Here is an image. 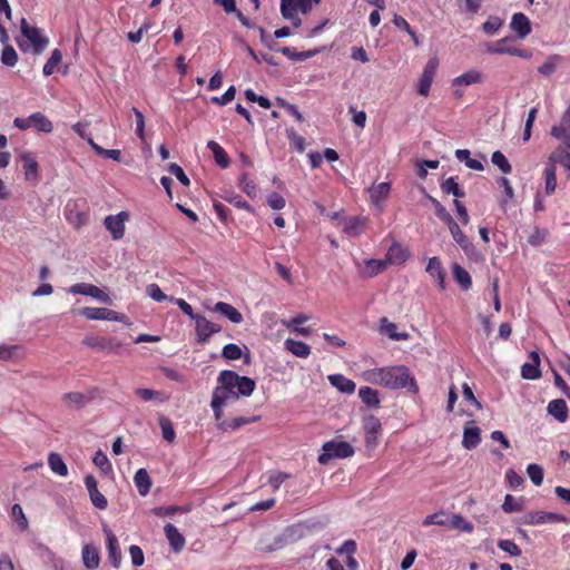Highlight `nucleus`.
Returning <instances> with one entry per match:
<instances>
[{
    "label": "nucleus",
    "mask_w": 570,
    "mask_h": 570,
    "mask_svg": "<svg viewBox=\"0 0 570 570\" xmlns=\"http://www.w3.org/2000/svg\"><path fill=\"white\" fill-rule=\"evenodd\" d=\"M363 380L371 384L399 390L407 389L412 393L419 391L416 381L404 365L375 367L366 370L362 374Z\"/></svg>",
    "instance_id": "obj_1"
},
{
    "label": "nucleus",
    "mask_w": 570,
    "mask_h": 570,
    "mask_svg": "<svg viewBox=\"0 0 570 570\" xmlns=\"http://www.w3.org/2000/svg\"><path fill=\"white\" fill-rule=\"evenodd\" d=\"M320 2L321 0H281V14L298 28L302 24L298 13L307 14L312 11L314 4Z\"/></svg>",
    "instance_id": "obj_2"
},
{
    "label": "nucleus",
    "mask_w": 570,
    "mask_h": 570,
    "mask_svg": "<svg viewBox=\"0 0 570 570\" xmlns=\"http://www.w3.org/2000/svg\"><path fill=\"white\" fill-rule=\"evenodd\" d=\"M21 35L28 42L27 45L22 40H18L19 47L23 50H32L35 53H41L48 46V39L42 36L40 29L29 26L24 18L20 21Z\"/></svg>",
    "instance_id": "obj_3"
},
{
    "label": "nucleus",
    "mask_w": 570,
    "mask_h": 570,
    "mask_svg": "<svg viewBox=\"0 0 570 570\" xmlns=\"http://www.w3.org/2000/svg\"><path fill=\"white\" fill-rule=\"evenodd\" d=\"M217 381H224L228 386H232L233 390L237 389L236 394L237 397L242 396H250L255 390L256 383L253 379L248 376H240L234 371L224 370L219 373Z\"/></svg>",
    "instance_id": "obj_4"
},
{
    "label": "nucleus",
    "mask_w": 570,
    "mask_h": 570,
    "mask_svg": "<svg viewBox=\"0 0 570 570\" xmlns=\"http://www.w3.org/2000/svg\"><path fill=\"white\" fill-rule=\"evenodd\" d=\"M323 453L318 456L321 464H327L333 459H345L354 454V448L346 441H328L323 444Z\"/></svg>",
    "instance_id": "obj_5"
},
{
    "label": "nucleus",
    "mask_w": 570,
    "mask_h": 570,
    "mask_svg": "<svg viewBox=\"0 0 570 570\" xmlns=\"http://www.w3.org/2000/svg\"><path fill=\"white\" fill-rule=\"evenodd\" d=\"M82 344L92 350L109 354H121L125 351V345L114 337L89 335L82 340Z\"/></svg>",
    "instance_id": "obj_6"
},
{
    "label": "nucleus",
    "mask_w": 570,
    "mask_h": 570,
    "mask_svg": "<svg viewBox=\"0 0 570 570\" xmlns=\"http://www.w3.org/2000/svg\"><path fill=\"white\" fill-rule=\"evenodd\" d=\"M193 321L195 322V334L198 343H207L210 336L222 331L219 324L209 321L202 314H198Z\"/></svg>",
    "instance_id": "obj_7"
},
{
    "label": "nucleus",
    "mask_w": 570,
    "mask_h": 570,
    "mask_svg": "<svg viewBox=\"0 0 570 570\" xmlns=\"http://www.w3.org/2000/svg\"><path fill=\"white\" fill-rule=\"evenodd\" d=\"M79 313L87 320L126 323V316L106 307H83Z\"/></svg>",
    "instance_id": "obj_8"
},
{
    "label": "nucleus",
    "mask_w": 570,
    "mask_h": 570,
    "mask_svg": "<svg viewBox=\"0 0 570 570\" xmlns=\"http://www.w3.org/2000/svg\"><path fill=\"white\" fill-rule=\"evenodd\" d=\"M562 521H564V517L561 514L546 511H530L524 513L520 519V523L524 525H540Z\"/></svg>",
    "instance_id": "obj_9"
},
{
    "label": "nucleus",
    "mask_w": 570,
    "mask_h": 570,
    "mask_svg": "<svg viewBox=\"0 0 570 570\" xmlns=\"http://www.w3.org/2000/svg\"><path fill=\"white\" fill-rule=\"evenodd\" d=\"M439 67V59L436 57H432L429 59L426 65L424 66L423 72L420 77L417 91L421 96L428 97L430 94V88L433 82L434 76L436 73V69Z\"/></svg>",
    "instance_id": "obj_10"
},
{
    "label": "nucleus",
    "mask_w": 570,
    "mask_h": 570,
    "mask_svg": "<svg viewBox=\"0 0 570 570\" xmlns=\"http://www.w3.org/2000/svg\"><path fill=\"white\" fill-rule=\"evenodd\" d=\"M68 292L71 294L87 295L105 304L111 303L110 296L107 293H105L101 288L92 284L77 283L70 286Z\"/></svg>",
    "instance_id": "obj_11"
},
{
    "label": "nucleus",
    "mask_w": 570,
    "mask_h": 570,
    "mask_svg": "<svg viewBox=\"0 0 570 570\" xmlns=\"http://www.w3.org/2000/svg\"><path fill=\"white\" fill-rule=\"evenodd\" d=\"M509 41H510V38H503V39L498 40L494 43H487L485 50L489 53H495V55L507 53L510 56L521 57L524 59H529L531 57V53L529 51L508 46L507 43Z\"/></svg>",
    "instance_id": "obj_12"
},
{
    "label": "nucleus",
    "mask_w": 570,
    "mask_h": 570,
    "mask_svg": "<svg viewBox=\"0 0 570 570\" xmlns=\"http://www.w3.org/2000/svg\"><path fill=\"white\" fill-rule=\"evenodd\" d=\"M104 533L107 541L108 560L116 569H118L120 568L122 560L118 539L108 527H104Z\"/></svg>",
    "instance_id": "obj_13"
},
{
    "label": "nucleus",
    "mask_w": 570,
    "mask_h": 570,
    "mask_svg": "<svg viewBox=\"0 0 570 570\" xmlns=\"http://www.w3.org/2000/svg\"><path fill=\"white\" fill-rule=\"evenodd\" d=\"M367 224V218L362 216H350L344 217L340 220V225L343 232L348 237H357L360 236Z\"/></svg>",
    "instance_id": "obj_14"
},
{
    "label": "nucleus",
    "mask_w": 570,
    "mask_h": 570,
    "mask_svg": "<svg viewBox=\"0 0 570 570\" xmlns=\"http://www.w3.org/2000/svg\"><path fill=\"white\" fill-rule=\"evenodd\" d=\"M128 218L127 213L120 212L117 215H109L105 218V227L109 230L112 238L118 240L125 234V220Z\"/></svg>",
    "instance_id": "obj_15"
},
{
    "label": "nucleus",
    "mask_w": 570,
    "mask_h": 570,
    "mask_svg": "<svg viewBox=\"0 0 570 570\" xmlns=\"http://www.w3.org/2000/svg\"><path fill=\"white\" fill-rule=\"evenodd\" d=\"M94 392L95 390H91L88 393L68 392L62 395V402L67 407L82 409L87 403H89L94 399Z\"/></svg>",
    "instance_id": "obj_16"
},
{
    "label": "nucleus",
    "mask_w": 570,
    "mask_h": 570,
    "mask_svg": "<svg viewBox=\"0 0 570 570\" xmlns=\"http://www.w3.org/2000/svg\"><path fill=\"white\" fill-rule=\"evenodd\" d=\"M410 256L407 248L403 247L399 243H393L384 258L386 261V265H401L403 264Z\"/></svg>",
    "instance_id": "obj_17"
},
{
    "label": "nucleus",
    "mask_w": 570,
    "mask_h": 570,
    "mask_svg": "<svg viewBox=\"0 0 570 570\" xmlns=\"http://www.w3.org/2000/svg\"><path fill=\"white\" fill-rule=\"evenodd\" d=\"M164 532H165L166 539L169 542L171 550L174 552H180L186 544V540H185L184 535L171 523H167L164 527Z\"/></svg>",
    "instance_id": "obj_18"
},
{
    "label": "nucleus",
    "mask_w": 570,
    "mask_h": 570,
    "mask_svg": "<svg viewBox=\"0 0 570 570\" xmlns=\"http://www.w3.org/2000/svg\"><path fill=\"white\" fill-rule=\"evenodd\" d=\"M365 442L367 446H375L377 435L381 431V422L374 415H371L364 421Z\"/></svg>",
    "instance_id": "obj_19"
},
{
    "label": "nucleus",
    "mask_w": 570,
    "mask_h": 570,
    "mask_svg": "<svg viewBox=\"0 0 570 570\" xmlns=\"http://www.w3.org/2000/svg\"><path fill=\"white\" fill-rule=\"evenodd\" d=\"M473 423V421L469 422L471 425H466L463 430L462 445L466 450L476 448L481 442V430Z\"/></svg>",
    "instance_id": "obj_20"
},
{
    "label": "nucleus",
    "mask_w": 570,
    "mask_h": 570,
    "mask_svg": "<svg viewBox=\"0 0 570 570\" xmlns=\"http://www.w3.org/2000/svg\"><path fill=\"white\" fill-rule=\"evenodd\" d=\"M547 164L552 165L554 168H557V164H560L564 167L567 177L570 178V153L563 147L556 148L548 157Z\"/></svg>",
    "instance_id": "obj_21"
},
{
    "label": "nucleus",
    "mask_w": 570,
    "mask_h": 570,
    "mask_svg": "<svg viewBox=\"0 0 570 570\" xmlns=\"http://www.w3.org/2000/svg\"><path fill=\"white\" fill-rule=\"evenodd\" d=\"M212 311L222 314L234 324H239L244 320L242 313L236 307L225 302H217L212 307Z\"/></svg>",
    "instance_id": "obj_22"
},
{
    "label": "nucleus",
    "mask_w": 570,
    "mask_h": 570,
    "mask_svg": "<svg viewBox=\"0 0 570 570\" xmlns=\"http://www.w3.org/2000/svg\"><path fill=\"white\" fill-rule=\"evenodd\" d=\"M20 160L22 163V168L24 173V177L29 181H37L38 179V161L32 156V154L28 151H23L20 155Z\"/></svg>",
    "instance_id": "obj_23"
},
{
    "label": "nucleus",
    "mask_w": 570,
    "mask_h": 570,
    "mask_svg": "<svg viewBox=\"0 0 570 570\" xmlns=\"http://www.w3.org/2000/svg\"><path fill=\"white\" fill-rule=\"evenodd\" d=\"M510 27L521 39L525 38L531 32L530 20L522 12H517L512 16Z\"/></svg>",
    "instance_id": "obj_24"
},
{
    "label": "nucleus",
    "mask_w": 570,
    "mask_h": 570,
    "mask_svg": "<svg viewBox=\"0 0 570 570\" xmlns=\"http://www.w3.org/2000/svg\"><path fill=\"white\" fill-rule=\"evenodd\" d=\"M531 362H527L521 367V376L525 380H537L541 376L540 357L537 352H531Z\"/></svg>",
    "instance_id": "obj_25"
},
{
    "label": "nucleus",
    "mask_w": 570,
    "mask_h": 570,
    "mask_svg": "<svg viewBox=\"0 0 570 570\" xmlns=\"http://www.w3.org/2000/svg\"><path fill=\"white\" fill-rule=\"evenodd\" d=\"M390 190H391L390 183L384 181V183L373 185L368 189L370 198H371L372 203L375 204L376 206L381 207L382 203L387 198Z\"/></svg>",
    "instance_id": "obj_26"
},
{
    "label": "nucleus",
    "mask_w": 570,
    "mask_h": 570,
    "mask_svg": "<svg viewBox=\"0 0 570 570\" xmlns=\"http://www.w3.org/2000/svg\"><path fill=\"white\" fill-rule=\"evenodd\" d=\"M380 331L393 341H406L410 337L406 332H399L396 324L390 322L386 317L381 320Z\"/></svg>",
    "instance_id": "obj_27"
},
{
    "label": "nucleus",
    "mask_w": 570,
    "mask_h": 570,
    "mask_svg": "<svg viewBox=\"0 0 570 570\" xmlns=\"http://www.w3.org/2000/svg\"><path fill=\"white\" fill-rule=\"evenodd\" d=\"M482 81H483L482 73L475 69H471V70L455 77L452 81V85L455 87L471 86V85H475V83H481Z\"/></svg>",
    "instance_id": "obj_28"
},
{
    "label": "nucleus",
    "mask_w": 570,
    "mask_h": 570,
    "mask_svg": "<svg viewBox=\"0 0 570 570\" xmlns=\"http://www.w3.org/2000/svg\"><path fill=\"white\" fill-rule=\"evenodd\" d=\"M548 413L556 417L559 422H564L568 419V406L564 400H552L548 404Z\"/></svg>",
    "instance_id": "obj_29"
},
{
    "label": "nucleus",
    "mask_w": 570,
    "mask_h": 570,
    "mask_svg": "<svg viewBox=\"0 0 570 570\" xmlns=\"http://www.w3.org/2000/svg\"><path fill=\"white\" fill-rule=\"evenodd\" d=\"M31 128L40 132L50 134L53 130V125L49 118L42 112H33L30 115Z\"/></svg>",
    "instance_id": "obj_30"
},
{
    "label": "nucleus",
    "mask_w": 570,
    "mask_h": 570,
    "mask_svg": "<svg viewBox=\"0 0 570 570\" xmlns=\"http://www.w3.org/2000/svg\"><path fill=\"white\" fill-rule=\"evenodd\" d=\"M217 382L219 385L214 390L212 400H217L220 404L225 405L229 399H237L236 391L232 386H228L224 381Z\"/></svg>",
    "instance_id": "obj_31"
},
{
    "label": "nucleus",
    "mask_w": 570,
    "mask_h": 570,
    "mask_svg": "<svg viewBox=\"0 0 570 570\" xmlns=\"http://www.w3.org/2000/svg\"><path fill=\"white\" fill-rule=\"evenodd\" d=\"M426 272L438 282L441 289L445 288L444 273L441 266V262L438 257H432L429 259Z\"/></svg>",
    "instance_id": "obj_32"
},
{
    "label": "nucleus",
    "mask_w": 570,
    "mask_h": 570,
    "mask_svg": "<svg viewBox=\"0 0 570 570\" xmlns=\"http://www.w3.org/2000/svg\"><path fill=\"white\" fill-rule=\"evenodd\" d=\"M135 485L140 495L145 497L151 488V479L146 469H139L134 476Z\"/></svg>",
    "instance_id": "obj_33"
},
{
    "label": "nucleus",
    "mask_w": 570,
    "mask_h": 570,
    "mask_svg": "<svg viewBox=\"0 0 570 570\" xmlns=\"http://www.w3.org/2000/svg\"><path fill=\"white\" fill-rule=\"evenodd\" d=\"M81 554H82V562L86 568H88L90 570L98 568L100 558H99V552L96 547H94L92 544H86L82 548Z\"/></svg>",
    "instance_id": "obj_34"
},
{
    "label": "nucleus",
    "mask_w": 570,
    "mask_h": 570,
    "mask_svg": "<svg viewBox=\"0 0 570 570\" xmlns=\"http://www.w3.org/2000/svg\"><path fill=\"white\" fill-rule=\"evenodd\" d=\"M328 381L333 386H335L338 391L343 393L351 394L355 391L356 387L355 383L352 380L345 377L342 374L330 375Z\"/></svg>",
    "instance_id": "obj_35"
},
{
    "label": "nucleus",
    "mask_w": 570,
    "mask_h": 570,
    "mask_svg": "<svg viewBox=\"0 0 570 570\" xmlns=\"http://www.w3.org/2000/svg\"><path fill=\"white\" fill-rule=\"evenodd\" d=\"M284 345L286 350H288L292 354H294L297 357L306 358L311 354V347L302 341L287 338Z\"/></svg>",
    "instance_id": "obj_36"
},
{
    "label": "nucleus",
    "mask_w": 570,
    "mask_h": 570,
    "mask_svg": "<svg viewBox=\"0 0 570 570\" xmlns=\"http://www.w3.org/2000/svg\"><path fill=\"white\" fill-rule=\"evenodd\" d=\"M207 148L213 153L215 161L222 168H227L229 166V158L224 148L216 142L215 140H209L207 142Z\"/></svg>",
    "instance_id": "obj_37"
},
{
    "label": "nucleus",
    "mask_w": 570,
    "mask_h": 570,
    "mask_svg": "<svg viewBox=\"0 0 570 570\" xmlns=\"http://www.w3.org/2000/svg\"><path fill=\"white\" fill-rule=\"evenodd\" d=\"M135 394L146 402L157 401L164 403L169 400V396L165 395L163 392L145 387L136 389Z\"/></svg>",
    "instance_id": "obj_38"
},
{
    "label": "nucleus",
    "mask_w": 570,
    "mask_h": 570,
    "mask_svg": "<svg viewBox=\"0 0 570 570\" xmlns=\"http://www.w3.org/2000/svg\"><path fill=\"white\" fill-rule=\"evenodd\" d=\"M258 420V416L254 417H235L233 420H225L218 423V429L223 431H235L242 428L243 425L249 424Z\"/></svg>",
    "instance_id": "obj_39"
},
{
    "label": "nucleus",
    "mask_w": 570,
    "mask_h": 570,
    "mask_svg": "<svg viewBox=\"0 0 570 570\" xmlns=\"http://www.w3.org/2000/svg\"><path fill=\"white\" fill-rule=\"evenodd\" d=\"M386 261L384 259H366L364 262V268L362 271V274L366 277H373L386 268Z\"/></svg>",
    "instance_id": "obj_40"
},
{
    "label": "nucleus",
    "mask_w": 570,
    "mask_h": 570,
    "mask_svg": "<svg viewBox=\"0 0 570 570\" xmlns=\"http://www.w3.org/2000/svg\"><path fill=\"white\" fill-rule=\"evenodd\" d=\"M544 191L547 195H552L557 188V168L547 164L543 170Z\"/></svg>",
    "instance_id": "obj_41"
},
{
    "label": "nucleus",
    "mask_w": 570,
    "mask_h": 570,
    "mask_svg": "<svg viewBox=\"0 0 570 570\" xmlns=\"http://www.w3.org/2000/svg\"><path fill=\"white\" fill-rule=\"evenodd\" d=\"M452 273H453V277H454L455 282L464 291H468L471 287V285H472L471 276L465 268H463L459 264H454L452 267Z\"/></svg>",
    "instance_id": "obj_42"
},
{
    "label": "nucleus",
    "mask_w": 570,
    "mask_h": 570,
    "mask_svg": "<svg viewBox=\"0 0 570 570\" xmlns=\"http://www.w3.org/2000/svg\"><path fill=\"white\" fill-rule=\"evenodd\" d=\"M450 229V233L453 237V239L462 247L468 248L470 246L469 238L463 234V232L460 229L458 223L452 218L448 223H445Z\"/></svg>",
    "instance_id": "obj_43"
},
{
    "label": "nucleus",
    "mask_w": 570,
    "mask_h": 570,
    "mask_svg": "<svg viewBox=\"0 0 570 570\" xmlns=\"http://www.w3.org/2000/svg\"><path fill=\"white\" fill-rule=\"evenodd\" d=\"M458 160L463 161L465 166L473 170H483V165L480 160L471 158L468 149H458L455 151Z\"/></svg>",
    "instance_id": "obj_44"
},
{
    "label": "nucleus",
    "mask_w": 570,
    "mask_h": 570,
    "mask_svg": "<svg viewBox=\"0 0 570 570\" xmlns=\"http://www.w3.org/2000/svg\"><path fill=\"white\" fill-rule=\"evenodd\" d=\"M22 356V346L0 344V360L10 361Z\"/></svg>",
    "instance_id": "obj_45"
},
{
    "label": "nucleus",
    "mask_w": 570,
    "mask_h": 570,
    "mask_svg": "<svg viewBox=\"0 0 570 570\" xmlns=\"http://www.w3.org/2000/svg\"><path fill=\"white\" fill-rule=\"evenodd\" d=\"M88 144L96 151L97 155L119 161L121 158V151L119 149H105L94 141L92 138H88Z\"/></svg>",
    "instance_id": "obj_46"
},
{
    "label": "nucleus",
    "mask_w": 570,
    "mask_h": 570,
    "mask_svg": "<svg viewBox=\"0 0 570 570\" xmlns=\"http://www.w3.org/2000/svg\"><path fill=\"white\" fill-rule=\"evenodd\" d=\"M48 464L56 474L60 476H66L68 474V468L59 454L51 453L48 458Z\"/></svg>",
    "instance_id": "obj_47"
},
{
    "label": "nucleus",
    "mask_w": 570,
    "mask_h": 570,
    "mask_svg": "<svg viewBox=\"0 0 570 570\" xmlns=\"http://www.w3.org/2000/svg\"><path fill=\"white\" fill-rule=\"evenodd\" d=\"M449 527L465 533H471L473 531V524L461 514H453L449 520Z\"/></svg>",
    "instance_id": "obj_48"
},
{
    "label": "nucleus",
    "mask_w": 570,
    "mask_h": 570,
    "mask_svg": "<svg viewBox=\"0 0 570 570\" xmlns=\"http://www.w3.org/2000/svg\"><path fill=\"white\" fill-rule=\"evenodd\" d=\"M570 131V105L566 109L561 117L560 124L551 128V135L553 137H561L564 132Z\"/></svg>",
    "instance_id": "obj_49"
},
{
    "label": "nucleus",
    "mask_w": 570,
    "mask_h": 570,
    "mask_svg": "<svg viewBox=\"0 0 570 570\" xmlns=\"http://www.w3.org/2000/svg\"><path fill=\"white\" fill-rule=\"evenodd\" d=\"M561 57L553 55L547 58V60L538 68L540 75L550 77L558 68Z\"/></svg>",
    "instance_id": "obj_50"
},
{
    "label": "nucleus",
    "mask_w": 570,
    "mask_h": 570,
    "mask_svg": "<svg viewBox=\"0 0 570 570\" xmlns=\"http://www.w3.org/2000/svg\"><path fill=\"white\" fill-rule=\"evenodd\" d=\"M422 525H449L448 514L444 510H440L433 514H429L423 519Z\"/></svg>",
    "instance_id": "obj_51"
},
{
    "label": "nucleus",
    "mask_w": 570,
    "mask_h": 570,
    "mask_svg": "<svg viewBox=\"0 0 570 570\" xmlns=\"http://www.w3.org/2000/svg\"><path fill=\"white\" fill-rule=\"evenodd\" d=\"M358 396L363 403L375 406L380 403L377 392L370 386H362L358 390Z\"/></svg>",
    "instance_id": "obj_52"
},
{
    "label": "nucleus",
    "mask_w": 570,
    "mask_h": 570,
    "mask_svg": "<svg viewBox=\"0 0 570 570\" xmlns=\"http://www.w3.org/2000/svg\"><path fill=\"white\" fill-rule=\"evenodd\" d=\"M308 321V316L305 315V314H298L297 316H295L294 318H292L291 321L288 322H284V325L292 330V331H295L302 335H308L309 334V330L306 328V327H298L299 324H303L305 322Z\"/></svg>",
    "instance_id": "obj_53"
},
{
    "label": "nucleus",
    "mask_w": 570,
    "mask_h": 570,
    "mask_svg": "<svg viewBox=\"0 0 570 570\" xmlns=\"http://www.w3.org/2000/svg\"><path fill=\"white\" fill-rule=\"evenodd\" d=\"M61 59H62L61 51L59 49H55L51 52L50 58L48 59V61L43 66V69H42L43 75L45 76L52 75L56 71V69L59 66V63L61 62Z\"/></svg>",
    "instance_id": "obj_54"
},
{
    "label": "nucleus",
    "mask_w": 570,
    "mask_h": 570,
    "mask_svg": "<svg viewBox=\"0 0 570 570\" xmlns=\"http://www.w3.org/2000/svg\"><path fill=\"white\" fill-rule=\"evenodd\" d=\"M158 421L159 426L161 429L163 438L170 443L174 442L176 439V432L174 430L171 421L164 415L159 416Z\"/></svg>",
    "instance_id": "obj_55"
},
{
    "label": "nucleus",
    "mask_w": 570,
    "mask_h": 570,
    "mask_svg": "<svg viewBox=\"0 0 570 570\" xmlns=\"http://www.w3.org/2000/svg\"><path fill=\"white\" fill-rule=\"evenodd\" d=\"M441 188L445 194H452L456 198L465 196L464 191L459 187L454 177H449L441 184Z\"/></svg>",
    "instance_id": "obj_56"
},
{
    "label": "nucleus",
    "mask_w": 570,
    "mask_h": 570,
    "mask_svg": "<svg viewBox=\"0 0 570 570\" xmlns=\"http://www.w3.org/2000/svg\"><path fill=\"white\" fill-rule=\"evenodd\" d=\"M491 161L494 166H497L503 174H510L512 170V166L507 159V157L500 151L497 150L491 156Z\"/></svg>",
    "instance_id": "obj_57"
},
{
    "label": "nucleus",
    "mask_w": 570,
    "mask_h": 570,
    "mask_svg": "<svg viewBox=\"0 0 570 570\" xmlns=\"http://www.w3.org/2000/svg\"><path fill=\"white\" fill-rule=\"evenodd\" d=\"M243 355L242 348L234 343L226 344L223 347L222 356L229 361H236L239 360Z\"/></svg>",
    "instance_id": "obj_58"
},
{
    "label": "nucleus",
    "mask_w": 570,
    "mask_h": 570,
    "mask_svg": "<svg viewBox=\"0 0 570 570\" xmlns=\"http://www.w3.org/2000/svg\"><path fill=\"white\" fill-rule=\"evenodd\" d=\"M502 19L499 17H489L488 20L482 24V30L490 36L495 35L502 27Z\"/></svg>",
    "instance_id": "obj_59"
},
{
    "label": "nucleus",
    "mask_w": 570,
    "mask_h": 570,
    "mask_svg": "<svg viewBox=\"0 0 570 570\" xmlns=\"http://www.w3.org/2000/svg\"><path fill=\"white\" fill-rule=\"evenodd\" d=\"M1 62L8 67H13L18 62V55L12 46H6L3 48Z\"/></svg>",
    "instance_id": "obj_60"
},
{
    "label": "nucleus",
    "mask_w": 570,
    "mask_h": 570,
    "mask_svg": "<svg viewBox=\"0 0 570 570\" xmlns=\"http://www.w3.org/2000/svg\"><path fill=\"white\" fill-rule=\"evenodd\" d=\"M527 473L534 485H541L543 482V470L540 465L532 463L527 468Z\"/></svg>",
    "instance_id": "obj_61"
},
{
    "label": "nucleus",
    "mask_w": 570,
    "mask_h": 570,
    "mask_svg": "<svg viewBox=\"0 0 570 570\" xmlns=\"http://www.w3.org/2000/svg\"><path fill=\"white\" fill-rule=\"evenodd\" d=\"M286 135L291 145L294 146L297 151L303 153L305 149V139L292 128L286 130Z\"/></svg>",
    "instance_id": "obj_62"
},
{
    "label": "nucleus",
    "mask_w": 570,
    "mask_h": 570,
    "mask_svg": "<svg viewBox=\"0 0 570 570\" xmlns=\"http://www.w3.org/2000/svg\"><path fill=\"white\" fill-rule=\"evenodd\" d=\"M92 461L104 473H108L111 470L108 456L100 450L96 452Z\"/></svg>",
    "instance_id": "obj_63"
},
{
    "label": "nucleus",
    "mask_w": 570,
    "mask_h": 570,
    "mask_svg": "<svg viewBox=\"0 0 570 570\" xmlns=\"http://www.w3.org/2000/svg\"><path fill=\"white\" fill-rule=\"evenodd\" d=\"M146 293L150 298H153L156 302L169 301V297H170V296L164 294L163 291L160 289V287L155 283L149 284L146 287Z\"/></svg>",
    "instance_id": "obj_64"
}]
</instances>
